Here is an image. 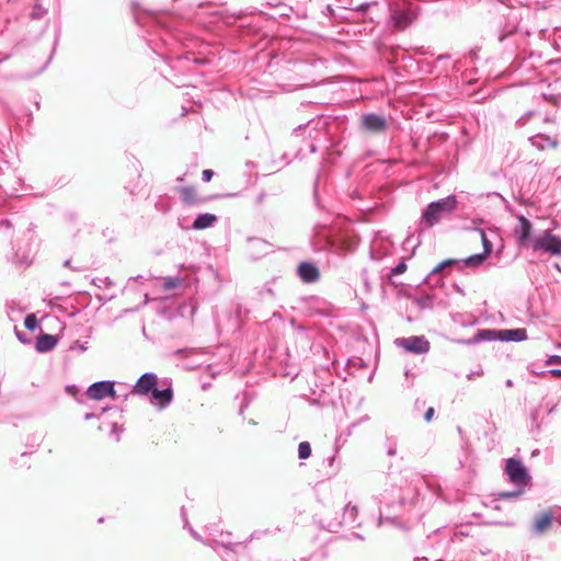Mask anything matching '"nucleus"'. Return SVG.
<instances>
[{"label":"nucleus","instance_id":"nucleus-1","mask_svg":"<svg viewBox=\"0 0 561 561\" xmlns=\"http://www.w3.org/2000/svg\"><path fill=\"white\" fill-rule=\"evenodd\" d=\"M456 198L453 196L431 203L422 215L421 224L425 227H433L444 216L449 215L456 208Z\"/></svg>","mask_w":561,"mask_h":561},{"label":"nucleus","instance_id":"nucleus-2","mask_svg":"<svg viewBox=\"0 0 561 561\" xmlns=\"http://www.w3.org/2000/svg\"><path fill=\"white\" fill-rule=\"evenodd\" d=\"M505 472L510 481L516 485H526L530 479L525 466L520 460L515 458L506 460Z\"/></svg>","mask_w":561,"mask_h":561},{"label":"nucleus","instance_id":"nucleus-3","mask_svg":"<svg viewBox=\"0 0 561 561\" xmlns=\"http://www.w3.org/2000/svg\"><path fill=\"white\" fill-rule=\"evenodd\" d=\"M533 247L535 251L543 250L552 255L561 254V240L548 230L545 231L540 238L535 240Z\"/></svg>","mask_w":561,"mask_h":561},{"label":"nucleus","instance_id":"nucleus-4","mask_svg":"<svg viewBox=\"0 0 561 561\" xmlns=\"http://www.w3.org/2000/svg\"><path fill=\"white\" fill-rule=\"evenodd\" d=\"M397 344L407 352L413 354H425L430 351V342L424 336H410L397 340Z\"/></svg>","mask_w":561,"mask_h":561},{"label":"nucleus","instance_id":"nucleus-5","mask_svg":"<svg viewBox=\"0 0 561 561\" xmlns=\"http://www.w3.org/2000/svg\"><path fill=\"white\" fill-rule=\"evenodd\" d=\"M362 128L368 134H381L387 129V121L377 114H365L360 117Z\"/></svg>","mask_w":561,"mask_h":561},{"label":"nucleus","instance_id":"nucleus-6","mask_svg":"<svg viewBox=\"0 0 561 561\" xmlns=\"http://www.w3.org/2000/svg\"><path fill=\"white\" fill-rule=\"evenodd\" d=\"M415 19V14L400 8L399 2L393 3L391 20L397 30H405Z\"/></svg>","mask_w":561,"mask_h":561},{"label":"nucleus","instance_id":"nucleus-7","mask_svg":"<svg viewBox=\"0 0 561 561\" xmlns=\"http://www.w3.org/2000/svg\"><path fill=\"white\" fill-rule=\"evenodd\" d=\"M114 383L110 381L95 382L87 390V396L92 400H102L106 397H114Z\"/></svg>","mask_w":561,"mask_h":561},{"label":"nucleus","instance_id":"nucleus-8","mask_svg":"<svg viewBox=\"0 0 561 561\" xmlns=\"http://www.w3.org/2000/svg\"><path fill=\"white\" fill-rule=\"evenodd\" d=\"M158 383V377L154 374H144L133 388V392L138 396L152 393Z\"/></svg>","mask_w":561,"mask_h":561},{"label":"nucleus","instance_id":"nucleus-9","mask_svg":"<svg viewBox=\"0 0 561 561\" xmlns=\"http://www.w3.org/2000/svg\"><path fill=\"white\" fill-rule=\"evenodd\" d=\"M518 221H519V228H517L515 230V233L517 236L518 243L520 245H524L530 237L533 226H531L530 221L522 215L518 216Z\"/></svg>","mask_w":561,"mask_h":561},{"label":"nucleus","instance_id":"nucleus-10","mask_svg":"<svg viewBox=\"0 0 561 561\" xmlns=\"http://www.w3.org/2000/svg\"><path fill=\"white\" fill-rule=\"evenodd\" d=\"M298 273L300 278L307 283L314 282L319 277L318 268L313 264L307 262L299 265Z\"/></svg>","mask_w":561,"mask_h":561},{"label":"nucleus","instance_id":"nucleus-11","mask_svg":"<svg viewBox=\"0 0 561 561\" xmlns=\"http://www.w3.org/2000/svg\"><path fill=\"white\" fill-rule=\"evenodd\" d=\"M151 394L161 409L165 408L173 399V390L171 388L158 390L156 387Z\"/></svg>","mask_w":561,"mask_h":561},{"label":"nucleus","instance_id":"nucleus-12","mask_svg":"<svg viewBox=\"0 0 561 561\" xmlns=\"http://www.w3.org/2000/svg\"><path fill=\"white\" fill-rule=\"evenodd\" d=\"M499 336L503 341L519 342L527 337V333L525 329L502 330L499 332Z\"/></svg>","mask_w":561,"mask_h":561},{"label":"nucleus","instance_id":"nucleus-13","mask_svg":"<svg viewBox=\"0 0 561 561\" xmlns=\"http://www.w3.org/2000/svg\"><path fill=\"white\" fill-rule=\"evenodd\" d=\"M552 523V513L550 511L543 512L534 520V529L537 533H545Z\"/></svg>","mask_w":561,"mask_h":561},{"label":"nucleus","instance_id":"nucleus-14","mask_svg":"<svg viewBox=\"0 0 561 561\" xmlns=\"http://www.w3.org/2000/svg\"><path fill=\"white\" fill-rule=\"evenodd\" d=\"M57 339L50 334H42L36 341V350L38 352H48L55 347Z\"/></svg>","mask_w":561,"mask_h":561},{"label":"nucleus","instance_id":"nucleus-15","mask_svg":"<svg viewBox=\"0 0 561 561\" xmlns=\"http://www.w3.org/2000/svg\"><path fill=\"white\" fill-rule=\"evenodd\" d=\"M216 219H217L216 216L211 215V214L199 215L194 220L193 228L196 230L208 228V227L213 226V224L216 221Z\"/></svg>","mask_w":561,"mask_h":561},{"label":"nucleus","instance_id":"nucleus-16","mask_svg":"<svg viewBox=\"0 0 561 561\" xmlns=\"http://www.w3.org/2000/svg\"><path fill=\"white\" fill-rule=\"evenodd\" d=\"M180 194L183 202L187 204H193L197 202L196 190L192 186L180 188Z\"/></svg>","mask_w":561,"mask_h":561},{"label":"nucleus","instance_id":"nucleus-17","mask_svg":"<svg viewBox=\"0 0 561 561\" xmlns=\"http://www.w3.org/2000/svg\"><path fill=\"white\" fill-rule=\"evenodd\" d=\"M488 256H489V254H486L484 252L480 253V254L470 255L465 260V265L466 266H479L486 260Z\"/></svg>","mask_w":561,"mask_h":561},{"label":"nucleus","instance_id":"nucleus-18","mask_svg":"<svg viewBox=\"0 0 561 561\" xmlns=\"http://www.w3.org/2000/svg\"><path fill=\"white\" fill-rule=\"evenodd\" d=\"M311 455V446L308 442H301L298 446V456L300 459H308Z\"/></svg>","mask_w":561,"mask_h":561},{"label":"nucleus","instance_id":"nucleus-19","mask_svg":"<svg viewBox=\"0 0 561 561\" xmlns=\"http://www.w3.org/2000/svg\"><path fill=\"white\" fill-rule=\"evenodd\" d=\"M477 232L479 233V237L483 244V252L490 255L492 252V243L489 241V239L485 236V232L482 229H477Z\"/></svg>","mask_w":561,"mask_h":561},{"label":"nucleus","instance_id":"nucleus-20","mask_svg":"<svg viewBox=\"0 0 561 561\" xmlns=\"http://www.w3.org/2000/svg\"><path fill=\"white\" fill-rule=\"evenodd\" d=\"M24 325L27 330L34 331L38 327L37 318L34 313H30L26 316L24 320Z\"/></svg>","mask_w":561,"mask_h":561},{"label":"nucleus","instance_id":"nucleus-21","mask_svg":"<svg viewBox=\"0 0 561 561\" xmlns=\"http://www.w3.org/2000/svg\"><path fill=\"white\" fill-rule=\"evenodd\" d=\"M457 262V260L455 259H448V260H445L440 263H438L432 271L433 274L435 273H440L445 267L447 266H450L453 264H455Z\"/></svg>","mask_w":561,"mask_h":561},{"label":"nucleus","instance_id":"nucleus-22","mask_svg":"<svg viewBox=\"0 0 561 561\" xmlns=\"http://www.w3.org/2000/svg\"><path fill=\"white\" fill-rule=\"evenodd\" d=\"M408 266L404 262H400L392 271H391V275H400V274H403L405 271H407Z\"/></svg>","mask_w":561,"mask_h":561},{"label":"nucleus","instance_id":"nucleus-23","mask_svg":"<svg viewBox=\"0 0 561 561\" xmlns=\"http://www.w3.org/2000/svg\"><path fill=\"white\" fill-rule=\"evenodd\" d=\"M214 175V172L209 169L203 171L202 176L205 182H209Z\"/></svg>","mask_w":561,"mask_h":561},{"label":"nucleus","instance_id":"nucleus-24","mask_svg":"<svg viewBox=\"0 0 561 561\" xmlns=\"http://www.w3.org/2000/svg\"><path fill=\"white\" fill-rule=\"evenodd\" d=\"M547 364L548 365H553V364L561 365V356H558V355L550 356L549 359L547 360Z\"/></svg>","mask_w":561,"mask_h":561},{"label":"nucleus","instance_id":"nucleus-25","mask_svg":"<svg viewBox=\"0 0 561 561\" xmlns=\"http://www.w3.org/2000/svg\"><path fill=\"white\" fill-rule=\"evenodd\" d=\"M434 413H435L434 408H428L424 415L425 421L431 422L433 420Z\"/></svg>","mask_w":561,"mask_h":561},{"label":"nucleus","instance_id":"nucleus-26","mask_svg":"<svg viewBox=\"0 0 561 561\" xmlns=\"http://www.w3.org/2000/svg\"><path fill=\"white\" fill-rule=\"evenodd\" d=\"M519 494H520V492H505V493H501V497L511 499V497L518 496Z\"/></svg>","mask_w":561,"mask_h":561},{"label":"nucleus","instance_id":"nucleus-27","mask_svg":"<svg viewBox=\"0 0 561 561\" xmlns=\"http://www.w3.org/2000/svg\"><path fill=\"white\" fill-rule=\"evenodd\" d=\"M550 374L554 377H561V369H552Z\"/></svg>","mask_w":561,"mask_h":561},{"label":"nucleus","instance_id":"nucleus-28","mask_svg":"<svg viewBox=\"0 0 561 561\" xmlns=\"http://www.w3.org/2000/svg\"><path fill=\"white\" fill-rule=\"evenodd\" d=\"M557 145H558V141H557V140H551V141L549 142V146H550L551 148H556V147H557Z\"/></svg>","mask_w":561,"mask_h":561},{"label":"nucleus","instance_id":"nucleus-29","mask_svg":"<svg viewBox=\"0 0 561 561\" xmlns=\"http://www.w3.org/2000/svg\"><path fill=\"white\" fill-rule=\"evenodd\" d=\"M168 287H169V288H173V287H175V283H173V282H169V283H168Z\"/></svg>","mask_w":561,"mask_h":561},{"label":"nucleus","instance_id":"nucleus-30","mask_svg":"<svg viewBox=\"0 0 561 561\" xmlns=\"http://www.w3.org/2000/svg\"><path fill=\"white\" fill-rule=\"evenodd\" d=\"M535 145H538V146L543 147V145H541L538 140H537V141H535Z\"/></svg>","mask_w":561,"mask_h":561}]
</instances>
